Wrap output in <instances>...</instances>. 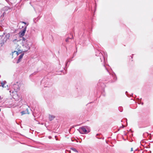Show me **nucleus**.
Wrapping results in <instances>:
<instances>
[{
  "mask_svg": "<svg viewBox=\"0 0 153 153\" xmlns=\"http://www.w3.org/2000/svg\"><path fill=\"white\" fill-rule=\"evenodd\" d=\"M13 42L16 45L18 48L20 49L19 51H14L12 52V58L14 59H16L19 53H21V50L24 52L27 51L30 49L31 45L30 42L23 37L18 41L13 40Z\"/></svg>",
  "mask_w": 153,
  "mask_h": 153,
  "instance_id": "obj_1",
  "label": "nucleus"
},
{
  "mask_svg": "<svg viewBox=\"0 0 153 153\" xmlns=\"http://www.w3.org/2000/svg\"><path fill=\"white\" fill-rule=\"evenodd\" d=\"M78 131L81 134L88 133L90 131L89 128L88 126H85L80 128Z\"/></svg>",
  "mask_w": 153,
  "mask_h": 153,
  "instance_id": "obj_2",
  "label": "nucleus"
},
{
  "mask_svg": "<svg viewBox=\"0 0 153 153\" xmlns=\"http://www.w3.org/2000/svg\"><path fill=\"white\" fill-rule=\"evenodd\" d=\"M5 36L3 39V43L4 44L9 40V37L10 36V34L9 33L6 34H4Z\"/></svg>",
  "mask_w": 153,
  "mask_h": 153,
  "instance_id": "obj_3",
  "label": "nucleus"
},
{
  "mask_svg": "<svg viewBox=\"0 0 153 153\" xmlns=\"http://www.w3.org/2000/svg\"><path fill=\"white\" fill-rule=\"evenodd\" d=\"M26 27L24 29L22 30L21 32H20L19 33V36L22 37L24 36L25 35V33L26 31Z\"/></svg>",
  "mask_w": 153,
  "mask_h": 153,
  "instance_id": "obj_4",
  "label": "nucleus"
},
{
  "mask_svg": "<svg viewBox=\"0 0 153 153\" xmlns=\"http://www.w3.org/2000/svg\"><path fill=\"white\" fill-rule=\"evenodd\" d=\"M13 97L14 99H15L16 100H19V97L17 94L16 93L14 94L13 96Z\"/></svg>",
  "mask_w": 153,
  "mask_h": 153,
  "instance_id": "obj_5",
  "label": "nucleus"
},
{
  "mask_svg": "<svg viewBox=\"0 0 153 153\" xmlns=\"http://www.w3.org/2000/svg\"><path fill=\"white\" fill-rule=\"evenodd\" d=\"M23 55H24L23 54H21L19 56V58L18 60V61L17 62V63H19V62L21 61V60L22 58V57H23Z\"/></svg>",
  "mask_w": 153,
  "mask_h": 153,
  "instance_id": "obj_6",
  "label": "nucleus"
},
{
  "mask_svg": "<svg viewBox=\"0 0 153 153\" xmlns=\"http://www.w3.org/2000/svg\"><path fill=\"white\" fill-rule=\"evenodd\" d=\"M55 116L54 115L51 114H49V119L50 120H52L55 118Z\"/></svg>",
  "mask_w": 153,
  "mask_h": 153,
  "instance_id": "obj_7",
  "label": "nucleus"
},
{
  "mask_svg": "<svg viewBox=\"0 0 153 153\" xmlns=\"http://www.w3.org/2000/svg\"><path fill=\"white\" fill-rule=\"evenodd\" d=\"M22 114L23 115L25 114H29V112H28L27 109L25 111H23L21 112Z\"/></svg>",
  "mask_w": 153,
  "mask_h": 153,
  "instance_id": "obj_8",
  "label": "nucleus"
},
{
  "mask_svg": "<svg viewBox=\"0 0 153 153\" xmlns=\"http://www.w3.org/2000/svg\"><path fill=\"white\" fill-rule=\"evenodd\" d=\"M6 82L5 81H4L1 82V86L3 88L5 87L4 86V85L6 83Z\"/></svg>",
  "mask_w": 153,
  "mask_h": 153,
  "instance_id": "obj_9",
  "label": "nucleus"
},
{
  "mask_svg": "<svg viewBox=\"0 0 153 153\" xmlns=\"http://www.w3.org/2000/svg\"><path fill=\"white\" fill-rule=\"evenodd\" d=\"M71 150L72 151H74V152H78V151H77V150L75 148H71Z\"/></svg>",
  "mask_w": 153,
  "mask_h": 153,
  "instance_id": "obj_10",
  "label": "nucleus"
},
{
  "mask_svg": "<svg viewBox=\"0 0 153 153\" xmlns=\"http://www.w3.org/2000/svg\"><path fill=\"white\" fill-rule=\"evenodd\" d=\"M68 39H66V42H68Z\"/></svg>",
  "mask_w": 153,
  "mask_h": 153,
  "instance_id": "obj_11",
  "label": "nucleus"
},
{
  "mask_svg": "<svg viewBox=\"0 0 153 153\" xmlns=\"http://www.w3.org/2000/svg\"><path fill=\"white\" fill-rule=\"evenodd\" d=\"M22 23H24L25 24H26V23L25 22H22Z\"/></svg>",
  "mask_w": 153,
  "mask_h": 153,
  "instance_id": "obj_12",
  "label": "nucleus"
},
{
  "mask_svg": "<svg viewBox=\"0 0 153 153\" xmlns=\"http://www.w3.org/2000/svg\"><path fill=\"white\" fill-rule=\"evenodd\" d=\"M131 151H133V148H131Z\"/></svg>",
  "mask_w": 153,
  "mask_h": 153,
  "instance_id": "obj_13",
  "label": "nucleus"
},
{
  "mask_svg": "<svg viewBox=\"0 0 153 153\" xmlns=\"http://www.w3.org/2000/svg\"><path fill=\"white\" fill-rule=\"evenodd\" d=\"M72 141H73L74 140H73L72 139Z\"/></svg>",
  "mask_w": 153,
  "mask_h": 153,
  "instance_id": "obj_14",
  "label": "nucleus"
},
{
  "mask_svg": "<svg viewBox=\"0 0 153 153\" xmlns=\"http://www.w3.org/2000/svg\"><path fill=\"white\" fill-rule=\"evenodd\" d=\"M79 142H80V143H81V141H79Z\"/></svg>",
  "mask_w": 153,
  "mask_h": 153,
  "instance_id": "obj_15",
  "label": "nucleus"
},
{
  "mask_svg": "<svg viewBox=\"0 0 153 153\" xmlns=\"http://www.w3.org/2000/svg\"><path fill=\"white\" fill-rule=\"evenodd\" d=\"M76 142H78V141L77 140H76Z\"/></svg>",
  "mask_w": 153,
  "mask_h": 153,
  "instance_id": "obj_16",
  "label": "nucleus"
},
{
  "mask_svg": "<svg viewBox=\"0 0 153 153\" xmlns=\"http://www.w3.org/2000/svg\"><path fill=\"white\" fill-rule=\"evenodd\" d=\"M1 111V109H0V111Z\"/></svg>",
  "mask_w": 153,
  "mask_h": 153,
  "instance_id": "obj_17",
  "label": "nucleus"
}]
</instances>
